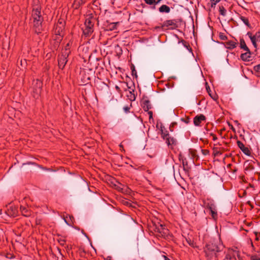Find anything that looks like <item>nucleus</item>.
<instances>
[{
  "label": "nucleus",
  "instance_id": "obj_1",
  "mask_svg": "<svg viewBox=\"0 0 260 260\" xmlns=\"http://www.w3.org/2000/svg\"><path fill=\"white\" fill-rule=\"evenodd\" d=\"M31 5L32 11L30 20L33 24L36 32L39 34L42 30V23L43 21L40 1L39 0H33Z\"/></svg>",
  "mask_w": 260,
  "mask_h": 260
},
{
  "label": "nucleus",
  "instance_id": "obj_2",
  "mask_svg": "<svg viewBox=\"0 0 260 260\" xmlns=\"http://www.w3.org/2000/svg\"><path fill=\"white\" fill-rule=\"evenodd\" d=\"M219 251V247L215 243H209L204 249L205 255L208 260H211L216 256V253Z\"/></svg>",
  "mask_w": 260,
  "mask_h": 260
},
{
  "label": "nucleus",
  "instance_id": "obj_3",
  "mask_svg": "<svg viewBox=\"0 0 260 260\" xmlns=\"http://www.w3.org/2000/svg\"><path fill=\"white\" fill-rule=\"evenodd\" d=\"M95 21V19L90 16L85 19V27L83 28V32L85 36H88L93 32Z\"/></svg>",
  "mask_w": 260,
  "mask_h": 260
},
{
  "label": "nucleus",
  "instance_id": "obj_4",
  "mask_svg": "<svg viewBox=\"0 0 260 260\" xmlns=\"http://www.w3.org/2000/svg\"><path fill=\"white\" fill-rule=\"evenodd\" d=\"M69 46V44H68L66 47L65 51L62 53V55L58 58V66L60 69H63L68 61L67 57L69 55V51H68L67 47Z\"/></svg>",
  "mask_w": 260,
  "mask_h": 260
},
{
  "label": "nucleus",
  "instance_id": "obj_5",
  "mask_svg": "<svg viewBox=\"0 0 260 260\" xmlns=\"http://www.w3.org/2000/svg\"><path fill=\"white\" fill-rule=\"evenodd\" d=\"M42 82L39 80H37L34 83L33 92L34 93V96L35 98L37 99L39 98L42 90Z\"/></svg>",
  "mask_w": 260,
  "mask_h": 260
},
{
  "label": "nucleus",
  "instance_id": "obj_6",
  "mask_svg": "<svg viewBox=\"0 0 260 260\" xmlns=\"http://www.w3.org/2000/svg\"><path fill=\"white\" fill-rule=\"evenodd\" d=\"M162 27H168L171 29H174L178 27L177 21L175 19L168 20L165 21L162 24Z\"/></svg>",
  "mask_w": 260,
  "mask_h": 260
},
{
  "label": "nucleus",
  "instance_id": "obj_7",
  "mask_svg": "<svg viewBox=\"0 0 260 260\" xmlns=\"http://www.w3.org/2000/svg\"><path fill=\"white\" fill-rule=\"evenodd\" d=\"M229 260H237L239 258V251L237 248L235 249L229 248Z\"/></svg>",
  "mask_w": 260,
  "mask_h": 260
},
{
  "label": "nucleus",
  "instance_id": "obj_8",
  "mask_svg": "<svg viewBox=\"0 0 260 260\" xmlns=\"http://www.w3.org/2000/svg\"><path fill=\"white\" fill-rule=\"evenodd\" d=\"M237 168L233 165L229 164V172H231V175H229L232 179H235L237 178Z\"/></svg>",
  "mask_w": 260,
  "mask_h": 260
},
{
  "label": "nucleus",
  "instance_id": "obj_9",
  "mask_svg": "<svg viewBox=\"0 0 260 260\" xmlns=\"http://www.w3.org/2000/svg\"><path fill=\"white\" fill-rule=\"evenodd\" d=\"M245 51V53H242L241 54V59L244 61H251L252 60V57L251 56L252 53L250 49L249 50V51Z\"/></svg>",
  "mask_w": 260,
  "mask_h": 260
},
{
  "label": "nucleus",
  "instance_id": "obj_10",
  "mask_svg": "<svg viewBox=\"0 0 260 260\" xmlns=\"http://www.w3.org/2000/svg\"><path fill=\"white\" fill-rule=\"evenodd\" d=\"M141 104L144 111H148L151 108L150 102L147 98H143L141 101Z\"/></svg>",
  "mask_w": 260,
  "mask_h": 260
},
{
  "label": "nucleus",
  "instance_id": "obj_11",
  "mask_svg": "<svg viewBox=\"0 0 260 260\" xmlns=\"http://www.w3.org/2000/svg\"><path fill=\"white\" fill-rule=\"evenodd\" d=\"M205 120L206 117L204 115H198L193 118V123L196 126H200L201 122Z\"/></svg>",
  "mask_w": 260,
  "mask_h": 260
},
{
  "label": "nucleus",
  "instance_id": "obj_12",
  "mask_svg": "<svg viewBox=\"0 0 260 260\" xmlns=\"http://www.w3.org/2000/svg\"><path fill=\"white\" fill-rule=\"evenodd\" d=\"M237 144L238 147L240 148V149L245 154H246L247 156H250L251 155V151H250L249 148L248 147H245L242 142L238 141L237 142Z\"/></svg>",
  "mask_w": 260,
  "mask_h": 260
},
{
  "label": "nucleus",
  "instance_id": "obj_13",
  "mask_svg": "<svg viewBox=\"0 0 260 260\" xmlns=\"http://www.w3.org/2000/svg\"><path fill=\"white\" fill-rule=\"evenodd\" d=\"M20 210L22 214L26 217H29L31 215V211L30 209H29L27 207H25L24 206H20Z\"/></svg>",
  "mask_w": 260,
  "mask_h": 260
},
{
  "label": "nucleus",
  "instance_id": "obj_14",
  "mask_svg": "<svg viewBox=\"0 0 260 260\" xmlns=\"http://www.w3.org/2000/svg\"><path fill=\"white\" fill-rule=\"evenodd\" d=\"M247 35L250 38L252 45H253V46L255 48V49L256 50L257 48L256 42L259 41V40H258L254 36H253L251 32H248L247 34Z\"/></svg>",
  "mask_w": 260,
  "mask_h": 260
},
{
  "label": "nucleus",
  "instance_id": "obj_15",
  "mask_svg": "<svg viewBox=\"0 0 260 260\" xmlns=\"http://www.w3.org/2000/svg\"><path fill=\"white\" fill-rule=\"evenodd\" d=\"M156 230L157 232L161 234L162 235L167 234L168 230L165 228V225L162 224H160L159 225L156 227Z\"/></svg>",
  "mask_w": 260,
  "mask_h": 260
},
{
  "label": "nucleus",
  "instance_id": "obj_16",
  "mask_svg": "<svg viewBox=\"0 0 260 260\" xmlns=\"http://www.w3.org/2000/svg\"><path fill=\"white\" fill-rule=\"evenodd\" d=\"M162 0H144L145 3L147 5L152 6L151 8L153 9H155V5L159 4Z\"/></svg>",
  "mask_w": 260,
  "mask_h": 260
},
{
  "label": "nucleus",
  "instance_id": "obj_17",
  "mask_svg": "<svg viewBox=\"0 0 260 260\" xmlns=\"http://www.w3.org/2000/svg\"><path fill=\"white\" fill-rule=\"evenodd\" d=\"M206 88L207 92L208 93L210 96L214 101H216L217 99V95L214 92H212L209 86L206 83Z\"/></svg>",
  "mask_w": 260,
  "mask_h": 260
},
{
  "label": "nucleus",
  "instance_id": "obj_18",
  "mask_svg": "<svg viewBox=\"0 0 260 260\" xmlns=\"http://www.w3.org/2000/svg\"><path fill=\"white\" fill-rule=\"evenodd\" d=\"M170 8L166 5H162L159 8V11L160 13H168L170 12Z\"/></svg>",
  "mask_w": 260,
  "mask_h": 260
},
{
  "label": "nucleus",
  "instance_id": "obj_19",
  "mask_svg": "<svg viewBox=\"0 0 260 260\" xmlns=\"http://www.w3.org/2000/svg\"><path fill=\"white\" fill-rule=\"evenodd\" d=\"M166 143L168 146L174 145L176 143V140L173 137L170 136V135L165 140Z\"/></svg>",
  "mask_w": 260,
  "mask_h": 260
},
{
  "label": "nucleus",
  "instance_id": "obj_20",
  "mask_svg": "<svg viewBox=\"0 0 260 260\" xmlns=\"http://www.w3.org/2000/svg\"><path fill=\"white\" fill-rule=\"evenodd\" d=\"M240 47L241 49H243L244 51H249V50L243 39H241L240 40Z\"/></svg>",
  "mask_w": 260,
  "mask_h": 260
},
{
  "label": "nucleus",
  "instance_id": "obj_21",
  "mask_svg": "<svg viewBox=\"0 0 260 260\" xmlns=\"http://www.w3.org/2000/svg\"><path fill=\"white\" fill-rule=\"evenodd\" d=\"M86 0H75L74 4H73V7L75 9L78 8L81 5H83L85 3Z\"/></svg>",
  "mask_w": 260,
  "mask_h": 260
},
{
  "label": "nucleus",
  "instance_id": "obj_22",
  "mask_svg": "<svg viewBox=\"0 0 260 260\" xmlns=\"http://www.w3.org/2000/svg\"><path fill=\"white\" fill-rule=\"evenodd\" d=\"M240 19L246 26H247L249 28H251V25L249 22V20L247 18L245 17L244 16H241Z\"/></svg>",
  "mask_w": 260,
  "mask_h": 260
},
{
  "label": "nucleus",
  "instance_id": "obj_23",
  "mask_svg": "<svg viewBox=\"0 0 260 260\" xmlns=\"http://www.w3.org/2000/svg\"><path fill=\"white\" fill-rule=\"evenodd\" d=\"M62 31V28L61 26H60L58 24H57L55 29V34L56 35H61V32Z\"/></svg>",
  "mask_w": 260,
  "mask_h": 260
},
{
  "label": "nucleus",
  "instance_id": "obj_24",
  "mask_svg": "<svg viewBox=\"0 0 260 260\" xmlns=\"http://www.w3.org/2000/svg\"><path fill=\"white\" fill-rule=\"evenodd\" d=\"M219 13L221 16H222L223 17L225 16L226 14V10L223 7V6H219Z\"/></svg>",
  "mask_w": 260,
  "mask_h": 260
},
{
  "label": "nucleus",
  "instance_id": "obj_25",
  "mask_svg": "<svg viewBox=\"0 0 260 260\" xmlns=\"http://www.w3.org/2000/svg\"><path fill=\"white\" fill-rule=\"evenodd\" d=\"M237 45V43L233 41H229V50L235 48Z\"/></svg>",
  "mask_w": 260,
  "mask_h": 260
},
{
  "label": "nucleus",
  "instance_id": "obj_26",
  "mask_svg": "<svg viewBox=\"0 0 260 260\" xmlns=\"http://www.w3.org/2000/svg\"><path fill=\"white\" fill-rule=\"evenodd\" d=\"M130 68L132 70V75L133 76H135V77L137 78L138 77V75H137V71L135 69V67L134 64H132L131 65Z\"/></svg>",
  "mask_w": 260,
  "mask_h": 260
},
{
  "label": "nucleus",
  "instance_id": "obj_27",
  "mask_svg": "<svg viewBox=\"0 0 260 260\" xmlns=\"http://www.w3.org/2000/svg\"><path fill=\"white\" fill-rule=\"evenodd\" d=\"M10 208L11 209L12 213H10V210H8L9 215L10 216H15L17 215V210L15 207L13 208L12 207H10Z\"/></svg>",
  "mask_w": 260,
  "mask_h": 260
},
{
  "label": "nucleus",
  "instance_id": "obj_28",
  "mask_svg": "<svg viewBox=\"0 0 260 260\" xmlns=\"http://www.w3.org/2000/svg\"><path fill=\"white\" fill-rule=\"evenodd\" d=\"M218 36H219V39L220 40H221V41H225V40H226L227 39V37L225 35L224 33L219 32V35H218Z\"/></svg>",
  "mask_w": 260,
  "mask_h": 260
},
{
  "label": "nucleus",
  "instance_id": "obj_29",
  "mask_svg": "<svg viewBox=\"0 0 260 260\" xmlns=\"http://www.w3.org/2000/svg\"><path fill=\"white\" fill-rule=\"evenodd\" d=\"M169 136V134L167 133L166 131V132H164L162 130H161V137L164 139V140H166L167 137Z\"/></svg>",
  "mask_w": 260,
  "mask_h": 260
},
{
  "label": "nucleus",
  "instance_id": "obj_30",
  "mask_svg": "<svg viewBox=\"0 0 260 260\" xmlns=\"http://www.w3.org/2000/svg\"><path fill=\"white\" fill-rule=\"evenodd\" d=\"M228 43L224 42V43H221V46L220 48H224L225 49V51L228 52V47H227Z\"/></svg>",
  "mask_w": 260,
  "mask_h": 260
},
{
  "label": "nucleus",
  "instance_id": "obj_31",
  "mask_svg": "<svg viewBox=\"0 0 260 260\" xmlns=\"http://www.w3.org/2000/svg\"><path fill=\"white\" fill-rule=\"evenodd\" d=\"M58 241L59 243V244L62 246H63L64 245L65 242H66V240H64V239H63L61 238L58 239Z\"/></svg>",
  "mask_w": 260,
  "mask_h": 260
},
{
  "label": "nucleus",
  "instance_id": "obj_32",
  "mask_svg": "<svg viewBox=\"0 0 260 260\" xmlns=\"http://www.w3.org/2000/svg\"><path fill=\"white\" fill-rule=\"evenodd\" d=\"M253 70L256 72L260 73V63L255 66L253 68Z\"/></svg>",
  "mask_w": 260,
  "mask_h": 260
},
{
  "label": "nucleus",
  "instance_id": "obj_33",
  "mask_svg": "<svg viewBox=\"0 0 260 260\" xmlns=\"http://www.w3.org/2000/svg\"><path fill=\"white\" fill-rule=\"evenodd\" d=\"M220 0H211V6H215L217 3L220 2Z\"/></svg>",
  "mask_w": 260,
  "mask_h": 260
},
{
  "label": "nucleus",
  "instance_id": "obj_34",
  "mask_svg": "<svg viewBox=\"0 0 260 260\" xmlns=\"http://www.w3.org/2000/svg\"><path fill=\"white\" fill-rule=\"evenodd\" d=\"M123 109L125 113L129 112L130 107L129 106H124Z\"/></svg>",
  "mask_w": 260,
  "mask_h": 260
},
{
  "label": "nucleus",
  "instance_id": "obj_35",
  "mask_svg": "<svg viewBox=\"0 0 260 260\" xmlns=\"http://www.w3.org/2000/svg\"><path fill=\"white\" fill-rule=\"evenodd\" d=\"M256 39L260 41V31H257L254 35H253Z\"/></svg>",
  "mask_w": 260,
  "mask_h": 260
},
{
  "label": "nucleus",
  "instance_id": "obj_36",
  "mask_svg": "<svg viewBox=\"0 0 260 260\" xmlns=\"http://www.w3.org/2000/svg\"><path fill=\"white\" fill-rule=\"evenodd\" d=\"M251 260H260V258H258L257 256H252L251 257Z\"/></svg>",
  "mask_w": 260,
  "mask_h": 260
},
{
  "label": "nucleus",
  "instance_id": "obj_37",
  "mask_svg": "<svg viewBox=\"0 0 260 260\" xmlns=\"http://www.w3.org/2000/svg\"><path fill=\"white\" fill-rule=\"evenodd\" d=\"M201 151H202L203 154L205 155L209 153V151L207 150L202 149Z\"/></svg>",
  "mask_w": 260,
  "mask_h": 260
},
{
  "label": "nucleus",
  "instance_id": "obj_38",
  "mask_svg": "<svg viewBox=\"0 0 260 260\" xmlns=\"http://www.w3.org/2000/svg\"><path fill=\"white\" fill-rule=\"evenodd\" d=\"M20 62H21V65L22 66H24L25 64L26 63L25 59H24V60H21Z\"/></svg>",
  "mask_w": 260,
  "mask_h": 260
},
{
  "label": "nucleus",
  "instance_id": "obj_39",
  "mask_svg": "<svg viewBox=\"0 0 260 260\" xmlns=\"http://www.w3.org/2000/svg\"><path fill=\"white\" fill-rule=\"evenodd\" d=\"M212 216L213 218H215V216L216 215V213L213 211L212 210H211Z\"/></svg>",
  "mask_w": 260,
  "mask_h": 260
},
{
  "label": "nucleus",
  "instance_id": "obj_40",
  "mask_svg": "<svg viewBox=\"0 0 260 260\" xmlns=\"http://www.w3.org/2000/svg\"><path fill=\"white\" fill-rule=\"evenodd\" d=\"M148 114H149V117H150V118H151V117H152V114H153V113H152V111H149V112H148Z\"/></svg>",
  "mask_w": 260,
  "mask_h": 260
},
{
  "label": "nucleus",
  "instance_id": "obj_41",
  "mask_svg": "<svg viewBox=\"0 0 260 260\" xmlns=\"http://www.w3.org/2000/svg\"><path fill=\"white\" fill-rule=\"evenodd\" d=\"M222 154V153L219 151H217L216 153V155L218 156V155H221Z\"/></svg>",
  "mask_w": 260,
  "mask_h": 260
},
{
  "label": "nucleus",
  "instance_id": "obj_42",
  "mask_svg": "<svg viewBox=\"0 0 260 260\" xmlns=\"http://www.w3.org/2000/svg\"><path fill=\"white\" fill-rule=\"evenodd\" d=\"M163 257H164L165 260H171L170 258H169L167 256L165 255H163Z\"/></svg>",
  "mask_w": 260,
  "mask_h": 260
},
{
  "label": "nucleus",
  "instance_id": "obj_43",
  "mask_svg": "<svg viewBox=\"0 0 260 260\" xmlns=\"http://www.w3.org/2000/svg\"><path fill=\"white\" fill-rule=\"evenodd\" d=\"M228 125H229V127H230L231 129H233V126L232 125L230 124V123H229Z\"/></svg>",
  "mask_w": 260,
  "mask_h": 260
},
{
  "label": "nucleus",
  "instance_id": "obj_44",
  "mask_svg": "<svg viewBox=\"0 0 260 260\" xmlns=\"http://www.w3.org/2000/svg\"><path fill=\"white\" fill-rule=\"evenodd\" d=\"M228 156V154L226 153L224 154V157L223 158V161H225V157Z\"/></svg>",
  "mask_w": 260,
  "mask_h": 260
},
{
  "label": "nucleus",
  "instance_id": "obj_45",
  "mask_svg": "<svg viewBox=\"0 0 260 260\" xmlns=\"http://www.w3.org/2000/svg\"><path fill=\"white\" fill-rule=\"evenodd\" d=\"M224 260H228V254H226L225 256V258L224 259Z\"/></svg>",
  "mask_w": 260,
  "mask_h": 260
},
{
  "label": "nucleus",
  "instance_id": "obj_46",
  "mask_svg": "<svg viewBox=\"0 0 260 260\" xmlns=\"http://www.w3.org/2000/svg\"><path fill=\"white\" fill-rule=\"evenodd\" d=\"M115 88L117 90H119V87L118 86H116Z\"/></svg>",
  "mask_w": 260,
  "mask_h": 260
},
{
  "label": "nucleus",
  "instance_id": "obj_47",
  "mask_svg": "<svg viewBox=\"0 0 260 260\" xmlns=\"http://www.w3.org/2000/svg\"><path fill=\"white\" fill-rule=\"evenodd\" d=\"M220 22L221 23V25L223 26V24L222 22H221V20H220Z\"/></svg>",
  "mask_w": 260,
  "mask_h": 260
},
{
  "label": "nucleus",
  "instance_id": "obj_48",
  "mask_svg": "<svg viewBox=\"0 0 260 260\" xmlns=\"http://www.w3.org/2000/svg\"><path fill=\"white\" fill-rule=\"evenodd\" d=\"M119 146H120V147H122V145L121 144H120V145H119Z\"/></svg>",
  "mask_w": 260,
  "mask_h": 260
},
{
  "label": "nucleus",
  "instance_id": "obj_49",
  "mask_svg": "<svg viewBox=\"0 0 260 260\" xmlns=\"http://www.w3.org/2000/svg\"><path fill=\"white\" fill-rule=\"evenodd\" d=\"M64 221H65V222H66L68 224H69L67 223V221H66V219H64Z\"/></svg>",
  "mask_w": 260,
  "mask_h": 260
}]
</instances>
